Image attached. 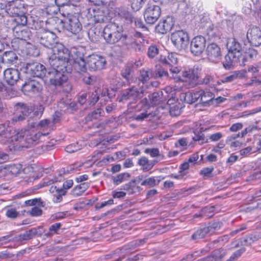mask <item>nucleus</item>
<instances>
[{"instance_id": "c756f323", "label": "nucleus", "mask_w": 261, "mask_h": 261, "mask_svg": "<svg viewBox=\"0 0 261 261\" xmlns=\"http://www.w3.org/2000/svg\"><path fill=\"white\" fill-rule=\"evenodd\" d=\"M261 238V232L253 231L241 239L242 245L248 246Z\"/></svg>"}, {"instance_id": "7c9ffc66", "label": "nucleus", "mask_w": 261, "mask_h": 261, "mask_svg": "<svg viewBox=\"0 0 261 261\" xmlns=\"http://www.w3.org/2000/svg\"><path fill=\"white\" fill-rule=\"evenodd\" d=\"M203 93L202 90L195 92H187L184 93L185 101L188 103H193L199 101L200 102V96Z\"/></svg>"}, {"instance_id": "473e14b6", "label": "nucleus", "mask_w": 261, "mask_h": 261, "mask_svg": "<svg viewBox=\"0 0 261 261\" xmlns=\"http://www.w3.org/2000/svg\"><path fill=\"white\" fill-rule=\"evenodd\" d=\"M158 162L156 160L150 161L146 157L142 156L138 160V165L142 167L143 171H148L151 170Z\"/></svg>"}, {"instance_id": "603ef678", "label": "nucleus", "mask_w": 261, "mask_h": 261, "mask_svg": "<svg viewBox=\"0 0 261 261\" xmlns=\"http://www.w3.org/2000/svg\"><path fill=\"white\" fill-rule=\"evenodd\" d=\"M25 131L26 130H21V131L16 133L14 134H12L11 137L10 138V141H21L23 140V138H25Z\"/></svg>"}, {"instance_id": "2eb2a0df", "label": "nucleus", "mask_w": 261, "mask_h": 261, "mask_svg": "<svg viewBox=\"0 0 261 261\" xmlns=\"http://www.w3.org/2000/svg\"><path fill=\"white\" fill-rule=\"evenodd\" d=\"M207 59L212 62L217 63L221 59V51L219 45L215 43H210L205 49Z\"/></svg>"}, {"instance_id": "0eeeda50", "label": "nucleus", "mask_w": 261, "mask_h": 261, "mask_svg": "<svg viewBox=\"0 0 261 261\" xmlns=\"http://www.w3.org/2000/svg\"><path fill=\"white\" fill-rule=\"evenodd\" d=\"M171 40L173 45L177 50H182L187 48L189 37L186 32L182 30H179L171 34Z\"/></svg>"}, {"instance_id": "2f4dec72", "label": "nucleus", "mask_w": 261, "mask_h": 261, "mask_svg": "<svg viewBox=\"0 0 261 261\" xmlns=\"http://www.w3.org/2000/svg\"><path fill=\"white\" fill-rule=\"evenodd\" d=\"M86 63L83 59V54H82L79 58L73 59L72 68L78 72H86L87 70Z\"/></svg>"}, {"instance_id": "a19ab883", "label": "nucleus", "mask_w": 261, "mask_h": 261, "mask_svg": "<svg viewBox=\"0 0 261 261\" xmlns=\"http://www.w3.org/2000/svg\"><path fill=\"white\" fill-rule=\"evenodd\" d=\"M35 228H33L29 230H26L23 233L17 236V241L21 242L23 240H28L35 237Z\"/></svg>"}, {"instance_id": "338daca9", "label": "nucleus", "mask_w": 261, "mask_h": 261, "mask_svg": "<svg viewBox=\"0 0 261 261\" xmlns=\"http://www.w3.org/2000/svg\"><path fill=\"white\" fill-rule=\"evenodd\" d=\"M96 77L93 75H86L83 78V82L87 85H93L95 83Z\"/></svg>"}, {"instance_id": "864d4df0", "label": "nucleus", "mask_w": 261, "mask_h": 261, "mask_svg": "<svg viewBox=\"0 0 261 261\" xmlns=\"http://www.w3.org/2000/svg\"><path fill=\"white\" fill-rule=\"evenodd\" d=\"M16 22L17 25L25 27L28 22V18L24 13L18 15L13 20Z\"/></svg>"}, {"instance_id": "79ce46f5", "label": "nucleus", "mask_w": 261, "mask_h": 261, "mask_svg": "<svg viewBox=\"0 0 261 261\" xmlns=\"http://www.w3.org/2000/svg\"><path fill=\"white\" fill-rule=\"evenodd\" d=\"M130 175L127 172H124L119 174L115 176H112L113 182L116 185H118L121 182L128 180L130 178Z\"/></svg>"}, {"instance_id": "e2e57ef3", "label": "nucleus", "mask_w": 261, "mask_h": 261, "mask_svg": "<svg viewBox=\"0 0 261 261\" xmlns=\"http://www.w3.org/2000/svg\"><path fill=\"white\" fill-rule=\"evenodd\" d=\"M158 53L159 49L156 45H151L149 47L147 55L149 58H154Z\"/></svg>"}, {"instance_id": "680f3d73", "label": "nucleus", "mask_w": 261, "mask_h": 261, "mask_svg": "<svg viewBox=\"0 0 261 261\" xmlns=\"http://www.w3.org/2000/svg\"><path fill=\"white\" fill-rule=\"evenodd\" d=\"M144 152L146 153L149 154L150 155L152 158L158 156L163 157V156L161 155V154L160 153V151L158 148H146L145 149Z\"/></svg>"}, {"instance_id": "3c124183", "label": "nucleus", "mask_w": 261, "mask_h": 261, "mask_svg": "<svg viewBox=\"0 0 261 261\" xmlns=\"http://www.w3.org/2000/svg\"><path fill=\"white\" fill-rule=\"evenodd\" d=\"M207 229L206 227L198 229L192 236L193 240L199 239L204 238L206 234H208Z\"/></svg>"}, {"instance_id": "5fc2aeb1", "label": "nucleus", "mask_w": 261, "mask_h": 261, "mask_svg": "<svg viewBox=\"0 0 261 261\" xmlns=\"http://www.w3.org/2000/svg\"><path fill=\"white\" fill-rule=\"evenodd\" d=\"M49 121L47 119H44L40 121L39 122H34L30 123L31 126L32 128H37L38 129H41L46 127L49 124Z\"/></svg>"}, {"instance_id": "052dcab7", "label": "nucleus", "mask_w": 261, "mask_h": 261, "mask_svg": "<svg viewBox=\"0 0 261 261\" xmlns=\"http://www.w3.org/2000/svg\"><path fill=\"white\" fill-rule=\"evenodd\" d=\"M144 0H132V8L134 11L139 10L144 4Z\"/></svg>"}, {"instance_id": "49530a36", "label": "nucleus", "mask_w": 261, "mask_h": 261, "mask_svg": "<svg viewBox=\"0 0 261 261\" xmlns=\"http://www.w3.org/2000/svg\"><path fill=\"white\" fill-rule=\"evenodd\" d=\"M222 223L219 221H213L209 223L208 225L206 226L209 234H211L216 230H219L222 226Z\"/></svg>"}, {"instance_id": "a18cd8bd", "label": "nucleus", "mask_w": 261, "mask_h": 261, "mask_svg": "<svg viewBox=\"0 0 261 261\" xmlns=\"http://www.w3.org/2000/svg\"><path fill=\"white\" fill-rule=\"evenodd\" d=\"M103 113L104 111L102 109H97L87 115L86 118V120L88 121L97 119L102 116Z\"/></svg>"}, {"instance_id": "f8f14e48", "label": "nucleus", "mask_w": 261, "mask_h": 261, "mask_svg": "<svg viewBox=\"0 0 261 261\" xmlns=\"http://www.w3.org/2000/svg\"><path fill=\"white\" fill-rule=\"evenodd\" d=\"M181 74L184 80L188 82L192 87L197 85V81L200 74V70L198 66L186 68L182 71Z\"/></svg>"}, {"instance_id": "9d476101", "label": "nucleus", "mask_w": 261, "mask_h": 261, "mask_svg": "<svg viewBox=\"0 0 261 261\" xmlns=\"http://www.w3.org/2000/svg\"><path fill=\"white\" fill-rule=\"evenodd\" d=\"M161 14V8L157 5H150L144 12V17L146 23L152 24L159 19Z\"/></svg>"}, {"instance_id": "4be33fe9", "label": "nucleus", "mask_w": 261, "mask_h": 261, "mask_svg": "<svg viewBox=\"0 0 261 261\" xmlns=\"http://www.w3.org/2000/svg\"><path fill=\"white\" fill-rule=\"evenodd\" d=\"M241 57L228 52L222 61L223 67L226 70H230L238 64L240 65Z\"/></svg>"}, {"instance_id": "774afa93", "label": "nucleus", "mask_w": 261, "mask_h": 261, "mask_svg": "<svg viewBox=\"0 0 261 261\" xmlns=\"http://www.w3.org/2000/svg\"><path fill=\"white\" fill-rule=\"evenodd\" d=\"M216 29L214 28L213 24L210 25L206 31V34L208 37V39H212L216 36Z\"/></svg>"}, {"instance_id": "0e129e2a", "label": "nucleus", "mask_w": 261, "mask_h": 261, "mask_svg": "<svg viewBox=\"0 0 261 261\" xmlns=\"http://www.w3.org/2000/svg\"><path fill=\"white\" fill-rule=\"evenodd\" d=\"M169 113L172 116H178L181 113V108L178 105H174L170 108Z\"/></svg>"}, {"instance_id": "72a5a7b5", "label": "nucleus", "mask_w": 261, "mask_h": 261, "mask_svg": "<svg viewBox=\"0 0 261 261\" xmlns=\"http://www.w3.org/2000/svg\"><path fill=\"white\" fill-rule=\"evenodd\" d=\"M257 50L254 48H249L244 53L243 56L242 55L241 58L240 66H244L246 65L247 62L250 61L251 60L255 58L257 56Z\"/></svg>"}, {"instance_id": "6e6d98bb", "label": "nucleus", "mask_w": 261, "mask_h": 261, "mask_svg": "<svg viewBox=\"0 0 261 261\" xmlns=\"http://www.w3.org/2000/svg\"><path fill=\"white\" fill-rule=\"evenodd\" d=\"M99 99V96L96 92L88 93V102L89 105H95Z\"/></svg>"}, {"instance_id": "4c0bfd02", "label": "nucleus", "mask_w": 261, "mask_h": 261, "mask_svg": "<svg viewBox=\"0 0 261 261\" xmlns=\"http://www.w3.org/2000/svg\"><path fill=\"white\" fill-rule=\"evenodd\" d=\"M261 70V63H260V65L257 67H254L252 65L249 66L247 68H245L242 70V72L244 73V76H245V74L247 73H250L252 74V82H257L258 83L260 82L258 80H256L257 75H258V72L259 70Z\"/></svg>"}, {"instance_id": "e433bc0d", "label": "nucleus", "mask_w": 261, "mask_h": 261, "mask_svg": "<svg viewBox=\"0 0 261 261\" xmlns=\"http://www.w3.org/2000/svg\"><path fill=\"white\" fill-rule=\"evenodd\" d=\"M150 78H153V70L149 68H142L140 70L139 80L143 83L147 82Z\"/></svg>"}, {"instance_id": "bf43d9fd", "label": "nucleus", "mask_w": 261, "mask_h": 261, "mask_svg": "<svg viewBox=\"0 0 261 261\" xmlns=\"http://www.w3.org/2000/svg\"><path fill=\"white\" fill-rule=\"evenodd\" d=\"M25 203L28 205H38L43 207L45 205L44 201H42L40 198H35L25 201Z\"/></svg>"}, {"instance_id": "39448f33", "label": "nucleus", "mask_w": 261, "mask_h": 261, "mask_svg": "<svg viewBox=\"0 0 261 261\" xmlns=\"http://www.w3.org/2000/svg\"><path fill=\"white\" fill-rule=\"evenodd\" d=\"M66 30L70 32L72 34L77 35L78 39H82L83 36L81 32L82 30V26L78 18L73 15L68 14L67 17L64 20V21L61 19H58Z\"/></svg>"}, {"instance_id": "de8ad7c7", "label": "nucleus", "mask_w": 261, "mask_h": 261, "mask_svg": "<svg viewBox=\"0 0 261 261\" xmlns=\"http://www.w3.org/2000/svg\"><path fill=\"white\" fill-rule=\"evenodd\" d=\"M61 226L60 223H56L51 225L49 228V231L45 233V236L47 238L51 237L54 234L58 233Z\"/></svg>"}, {"instance_id": "58836bf2", "label": "nucleus", "mask_w": 261, "mask_h": 261, "mask_svg": "<svg viewBox=\"0 0 261 261\" xmlns=\"http://www.w3.org/2000/svg\"><path fill=\"white\" fill-rule=\"evenodd\" d=\"M203 93L200 96V102L204 104H208L209 105L213 103V100L215 97V95L212 92L209 91L208 90H202Z\"/></svg>"}, {"instance_id": "9b49d317", "label": "nucleus", "mask_w": 261, "mask_h": 261, "mask_svg": "<svg viewBox=\"0 0 261 261\" xmlns=\"http://www.w3.org/2000/svg\"><path fill=\"white\" fill-rule=\"evenodd\" d=\"M206 39L202 36H197L192 40L190 44V51L195 56H199L204 50Z\"/></svg>"}, {"instance_id": "393cba45", "label": "nucleus", "mask_w": 261, "mask_h": 261, "mask_svg": "<svg viewBox=\"0 0 261 261\" xmlns=\"http://www.w3.org/2000/svg\"><path fill=\"white\" fill-rule=\"evenodd\" d=\"M141 93L137 87L132 86L123 91L119 101L128 99L135 100L139 98Z\"/></svg>"}, {"instance_id": "423d86ee", "label": "nucleus", "mask_w": 261, "mask_h": 261, "mask_svg": "<svg viewBox=\"0 0 261 261\" xmlns=\"http://www.w3.org/2000/svg\"><path fill=\"white\" fill-rule=\"evenodd\" d=\"M36 39L41 45L50 50L58 43V38L52 32L42 30L36 32Z\"/></svg>"}, {"instance_id": "4468645a", "label": "nucleus", "mask_w": 261, "mask_h": 261, "mask_svg": "<svg viewBox=\"0 0 261 261\" xmlns=\"http://www.w3.org/2000/svg\"><path fill=\"white\" fill-rule=\"evenodd\" d=\"M122 44L127 50L133 49L136 52H143L144 47L141 40L134 39L131 36L125 35L123 38Z\"/></svg>"}, {"instance_id": "c03bdc74", "label": "nucleus", "mask_w": 261, "mask_h": 261, "mask_svg": "<svg viewBox=\"0 0 261 261\" xmlns=\"http://www.w3.org/2000/svg\"><path fill=\"white\" fill-rule=\"evenodd\" d=\"M121 76L127 82H130L133 79V70L132 68L128 65H125L121 70Z\"/></svg>"}, {"instance_id": "5701e85b", "label": "nucleus", "mask_w": 261, "mask_h": 261, "mask_svg": "<svg viewBox=\"0 0 261 261\" xmlns=\"http://www.w3.org/2000/svg\"><path fill=\"white\" fill-rule=\"evenodd\" d=\"M42 133L40 132L36 133L32 130H26L25 136L24 141L27 144L22 145L26 148L31 147L35 145L39 142L40 138L42 136Z\"/></svg>"}, {"instance_id": "dca6fc26", "label": "nucleus", "mask_w": 261, "mask_h": 261, "mask_svg": "<svg viewBox=\"0 0 261 261\" xmlns=\"http://www.w3.org/2000/svg\"><path fill=\"white\" fill-rule=\"evenodd\" d=\"M15 108L16 112L13 119L15 121L25 120L33 111L32 107L24 103H18L15 106Z\"/></svg>"}, {"instance_id": "09e8293b", "label": "nucleus", "mask_w": 261, "mask_h": 261, "mask_svg": "<svg viewBox=\"0 0 261 261\" xmlns=\"http://www.w3.org/2000/svg\"><path fill=\"white\" fill-rule=\"evenodd\" d=\"M6 217L8 218L14 219L17 218L20 214L17 211L16 209L12 207H7L6 208Z\"/></svg>"}, {"instance_id": "69168bd1", "label": "nucleus", "mask_w": 261, "mask_h": 261, "mask_svg": "<svg viewBox=\"0 0 261 261\" xmlns=\"http://www.w3.org/2000/svg\"><path fill=\"white\" fill-rule=\"evenodd\" d=\"M245 248L243 247L234 252L227 261H234L244 252Z\"/></svg>"}, {"instance_id": "a211bd4d", "label": "nucleus", "mask_w": 261, "mask_h": 261, "mask_svg": "<svg viewBox=\"0 0 261 261\" xmlns=\"http://www.w3.org/2000/svg\"><path fill=\"white\" fill-rule=\"evenodd\" d=\"M42 90L41 84L37 81L31 80L22 85V91L26 95L38 94Z\"/></svg>"}, {"instance_id": "20e7f679", "label": "nucleus", "mask_w": 261, "mask_h": 261, "mask_svg": "<svg viewBox=\"0 0 261 261\" xmlns=\"http://www.w3.org/2000/svg\"><path fill=\"white\" fill-rule=\"evenodd\" d=\"M179 55L174 53L168 54L167 57L161 56L159 61L163 65H167L170 74L173 79L178 80L179 78L177 76L180 71V68L178 66Z\"/></svg>"}, {"instance_id": "bb28decb", "label": "nucleus", "mask_w": 261, "mask_h": 261, "mask_svg": "<svg viewBox=\"0 0 261 261\" xmlns=\"http://www.w3.org/2000/svg\"><path fill=\"white\" fill-rule=\"evenodd\" d=\"M15 133L12 127L0 124V143L5 144L10 141L12 134Z\"/></svg>"}, {"instance_id": "ea45409f", "label": "nucleus", "mask_w": 261, "mask_h": 261, "mask_svg": "<svg viewBox=\"0 0 261 261\" xmlns=\"http://www.w3.org/2000/svg\"><path fill=\"white\" fill-rule=\"evenodd\" d=\"M159 77L173 78L172 74L169 73L167 69L161 66L156 68L155 71H153V78L156 79Z\"/></svg>"}, {"instance_id": "ddd939ff", "label": "nucleus", "mask_w": 261, "mask_h": 261, "mask_svg": "<svg viewBox=\"0 0 261 261\" xmlns=\"http://www.w3.org/2000/svg\"><path fill=\"white\" fill-rule=\"evenodd\" d=\"M87 64L91 70H100L105 67L106 60L103 57L97 55H92L88 57Z\"/></svg>"}, {"instance_id": "1a4fd4ad", "label": "nucleus", "mask_w": 261, "mask_h": 261, "mask_svg": "<svg viewBox=\"0 0 261 261\" xmlns=\"http://www.w3.org/2000/svg\"><path fill=\"white\" fill-rule=\"evenodd\" d=\"M51 53L56 55V57L61 60L65 61L66 63L70 64L72 66L73 59L70 55V51L62 44L58 43L51 49Z\"/></svg>"}, {"instance_id": "c85d7f7f", "label": "nucleus", "mask_w": 261, "mask_h": 261, "mask_svg": "<svg viewBox=\"0 0 261 261\" xmlns=\"http://www.w3.org/2000/svg\"><path fill=\"white\" fill-rule=\"evenodd\" d=\"M93 16L96 22H104L109 20L106 15L105 9L96 7L93 9Z\"/></svg>"}, {"instance_id": "aec40b11", "label": "nucleus", "mask_w": 261, "mask_h": 261, "mask_svg": "<svg viewBox=\"0 0 261 261\" xmlns=\"http://www.w3.org/2000/svg\"><path fill=\"white\" fill-rule=\"evenodd\" d=\"M24 10L23 4L20 1H16L9 2L7 4L5 12L10 15L15 17L24 13Z\"/></svg>"}, {"instance_id": "6e6552de", "label": "nucleus", "mask_w": 261, "mask_h": 261, "mask_svg": "<svg viewBox=\"0 0 261 261\" xmlns=\"http://www.w3.org/2000/svg\"><path fill=\"white\" fill-rule=\"evenodd\" d=\"M48 64L50 66L49 70L65 71L67 73H71L72 70V66L70 64L66 63L65 61L61 60L53 54L47 58Z\"/></svg>"}, {"instance_id": "13d9d810", "label": "nucleus", "mask_w": 261, "mask_h": 261, "mask_svg": "<svg viewBox=\"0 0 261 261\" xmlns=\"http://www.w3.org/2000/svg\"><path fill=\"white\" fill-rule=\"evenodd\" d=\"M155 177H150L145 178L141 183V186H147L150 188H152L155 186Z\"/></svg>"}, {"instance_id": "cd10ccee", "label": "nucleus", "mask_w": 261, "mask_h": 261, "mask_svg": "<svg viewBox=\"0 0 261 261\" xmlns=\"http://www.w3.org/2000/svg\"><path fill=\"white\" fill-rule=\"evenodd\" d=\"M228 52L242 57V47L241 44L234 38H230L227 42Z\"/></svg>"}, {"instance_id": "37998d69", "label": "nucleus", "mask_w": 261, "mask_h": 261, "mask_svg": "<svg viewBox=\"0 0 261 261\" xmlns=\"http://www.w3.org/2000/svg\"><path fill=\"white\" fill-rule=\"evenodd\" d=\"M194 133V136L192 137L193 140L195 141H198L200 145L208 142V139L205 137L201 130H195Z\"/></svg>"}, {"instance_id": "f704fd0d", "label": "nucleus", "mask_w": 261, "mask_h": 261, "mask_svg": "<svg viewBox=\"0 0 261 261\" xmlns=\"http://www.w3.org/2000/svg\"><path fill=\"white\" fill-rule=\"evenodd\" d=\"M148 96L152 105H158L165 100L163 93L161 91L154 92Z\"/></svg>"}, {"instance_id": "f03ea898", "label": "nucleus", "mask_w": 261, "mask_h": 261, "mask_svg": "<svg viewBox=\"0 0 261 261\" xmlns=\"http://www.w3.org/2000/svg\"><path fill=\"white\" fill-rule=\"evenodd\" d=\"M67 73L65 71L49 70L47 71V77H49V82L51 85L57 88H59V91L68 92L71 89V86L68 85L67 82L68 77L65 74Z\"/></svg>"}, {"instance_id": "7ed1b4c3", "label": "nucleus", "mask_w": 261, "mask_h": 261, "mask_svg": "<svg viewBox=\"0 0 261 261\" xmlns=\"http://www.w3.org/2000/svg\"><path fill=\"white\" fill-rule=\"evenodd\" d=\"M22 72L27 74L26 77L30 78V76L38 77L42 78L46 76L47 69L44 65L34 61H29L21 69Z\"/></svg>"}, {"instance_id": "6ab92c4d", "label": "nucleus", "mask_w": 261, "mask_h": 261, "mask_svg": "<svg viewBox=\"0 0 261 261\" xmlns=\"http://www.w3.org/2000/svg\"><path fill=\"white\" fill-rule=\"evenodd\" d=\"M174 24L173 18L171 16H167L163 18L155 27V31L159 33L166 34L170 31Z\"/></svg>"}, {"instance_id": "a878e982", "label": "nucleus", "mask_w": 261, "mask_h": 261, "mask_svg": "<svg viewBox=\"0 0 261 261\" xmlns=\"http://www.w3.org/2000/svg\"><path fill=\"white\" fill-rule=\"evenodd\" d=\"M115 15L116 17L127 23H132L134 21V17L127 8L124 7L116 8L115 10Z\"/></svg>"}, {"instance_id": "8fccbe9b", "label": "nucleus", "mask_w": 261, "mask_h": 261, "mask_svg": "<svg viewBox=\"0 0 261 261\" xmlns=\"http://www.w3.org/2000/svg\"><path fill=\"white\" fill-rule=\"evenodd\" d=\"M227 252L226 250L223 248H219L215 250L212 255L215 257L217 261H221V259L226 255Z\"/></svg>"}, {"instance_id": "f257e3e1", "label": "nucleus", "mask_w": 261, "mask_h": 261, "mask_svg": "<svg viewBox=\"0 0 261 261\" xmlns=\"http://www.w3.org/2000/svg\"><path fill=\"white\" fill-rule=\"evenodd\" d=\"M123 27L116 22H110L107 24L103 30V36L107 43L114 44L121 40L125 34H123Z\"/></svg>"}, {"instance_id": "b1692460", "label": "nucleus", "mask_w": 261, "mask_h": 261, "mask_svg": "<svg viewBox=\"0 0 261 261\" xmlns=\"http://www.w3.org/2000/svg\"><path fill=\"white\" fill-rule=\"evenodd\" d=\"M5 81L10 85H14L20 79V72L16 69L8 68L4 72Z\"/></svg>"}, {"instance_id": "f3484780", "label": "nucleus", "mask_w": 261, "mask_h": 261, "mask_svg": "<svg viewBox=\"0 0 261 261\" xmlns=\"http://www.w3.org/2000/svg\"><path fill=\"white\" fill-rule=\"evenodd\" d=\"M246 37L252 46H258L261 44V30L259 27H250L247 31Z\"/></svg>"}, {"instance_id": "4d7b16f0", "label": "nucleus", "mask_w": 261, "mask_h": 261, "mask_svg": "<svg viewBox=\"0 0 261 261\" xmlns=\"http://www.w3.org/2000/svg\"><path fill=\"white\" fill-rule=\"evenodd\" d=\"M56 191V194L54 195V201L56 202H60L62 199V196L66 194V191L64 189L58 188Z\"/></svg>"}, {"instance_id": "412c9836", "label": "nucleus", "mask_w": 261, "mask_h": 261, "mask_svg": "<svg viewBox=\"0 0 261 261\" xmlns=\"http://www.w3.org/2000/svg\"><path fill=\"white\" fill-rule=\"evenodd\" d=\"M14 36L20 40L27 41L32 36V32L25 27L16 25L13 29Z\"/></svg>"}, {"instance_id": "c9c22d12", "label": "nucleus", "mask_w": 261, "mask_h": 261, "mask_svg": "<svg viewBox=\"0 0 261 261\" xmlns=\"http://www.w3.org/2000/svg\"><path fill=\"white\" fill-rule=\"evenodd\" d=\"M3 63L7 64H14L16 62L18 59L16 54L13 51L5 52L1 57Z\"/></svg>"}]
</instances>
